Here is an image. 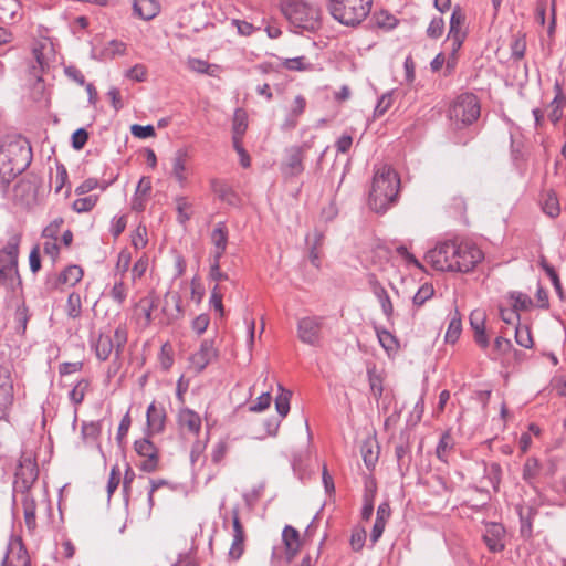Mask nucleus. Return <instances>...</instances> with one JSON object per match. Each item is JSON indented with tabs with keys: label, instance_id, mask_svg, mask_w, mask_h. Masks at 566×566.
Wrapping results in <instances>:
<instances>
[{
	"label": "nucleus",
	"instance_id": "f257e3e1",
	"mask_svg": "<svg viewBox=\"0 0 566 566\" xmlns=\"http://www.w3.org/2000/svg\"><path fill=\"white\" fill-rule=\"evenodd\" d=\"M484 258L482 250L474 243L463 240L439 242L427 252L426 260L439 271L468 273Z\"/></svg>",
	"mask_w": 566,
	"mask_h": 566
},
{
	"label": "nucleus",
	"instance_id": "f03ea898",
	"mask_svg": "<svg viewBox=\"0 0 566 566\" xmlns=\"http://www.w3.org/2000/svg\"><path fill=\"white\" fill-rule=\"evenodd\" d=\"M399 189L400 178L390 166L376 167L369 192L370 208L377 213L386 212L397 202Z\"/></svg>",
	"mask_w": 566,
	"mask_h": 566
},
{
	"label": "nucleus",
	"instance_id": "7ed1b4c3",
	"mask_svg": "<svg viewBox=\"0 0 566 566\" xmlns=\"http://www.w3.org/2000/svg\"><path fill=\"white\" fill-rule=\"evenodd\" d=\"M280 8L295 29L315 31L321 25V10L303 0H282Z\"/></svg>",
	"mask_w": 566,
	"mask_h": 566
},
{
	"label": "nucleus",
	"instance_id": "20e7f679",
	"mask_svg": "<svg viewBox=\"0 0 566 566\" xmlns=\"http://www.w3.org/2000/svg\"><path fill=\"white\" fill-rule=\"evenodd\" d=\"M371 6L373 0H329L327 8L339 23L356 27L368 17Z\"/></svg>",
	"mask_w": 566,
	"mask_h": 566
},
{
	"label": "nucleus",
	"instance_id": "39448f33",
	"mask_svg": "<svg viewBox=\"0 0 566 566\" xmlns=\"http://www.w3.org/2000/svg\"><path fill=\"white\" fill-rule=\"evenodd\" d=\"M479 116L480 103L473 93L460 94L449 108V119L457 128L471 125Z\"/></svg>",
	"mask_w": 566,
	"mask_h": 566
},
{
	"label": "nucleus",
	"instance_id": "423d86ee",
	"mask_svg": "<svg viewBox=\"0 0 566 566\" xmlns=\"http://www.w3.org/2000/svg\"><path fill=\"white\" fill-rule=\"evenodd\" d=\"M10 165L13 167L14 175L23 172L32 160L31 147L27 140H10L0 143Z\"/></svg>",
	"mask_w": 566,
	"mask_h": 566
},
{
	"label": "nucleus",
	"instance_id": "0eeeda50",
	"mask_svg": "<svg viewBox=\"0 0 566 566\" xmlns=\"http://www.w3.org/2000/svg\"><path fill=\"white\" fill-rule=\"evenodd\" d=\"M39 475L35 458L31 453H22L15 471L14 490L27 493Z\"/></svg>",
	"mask_w": 566,
	"mask_h": 566
},
{
	"label": "nucleus",
	"instance_id": "6e6552de",
	"mask_svg": "<svg viewBox=\"0 0 566 566\" xmlns=\"http://www.w3.org/2000/svg\"><path fill=\"white\" fill-rule=\"evenodd\" d=\"M310 148L311 144L305 142L301 146H291L285 149V159L280 167L285 178L296 177L304 171L303 159Z\"/></svg>",
	"mask_w": 566,
	"mask_h": 566
},
{
	"label": "nucleus",
	"instance_id": "1a4fd4ad",
	"mask_svg": "<svg viewBox=\"0 0 566 566\" xmlns=\"http://www.w3.org/2000/svg\"><path fill=\"white\" fill-rule=\"evenodd\" d=\"M134 449L138 455L145 458L139 465L140 470L148 473L155 472L159 464V450L149 438L136 440Z\"/></svg>",
	"mask_w": 566,
	"mask_h": 566
},
{
	"label": "nucleus",
	"instance_id": "9d476101",
	"mask_svg": "<svg viewBox=\"0 0 566 566\" xmlns=\"http://www.w3.org/2000/svg\"><path fill=\"white\" fill-rule=\"evenodd\" d=\"M219 352L214 347V342L205 339L201 342L199 349L189 357L190 368L200 374L209 364L217 360Z\"/></svg>",
	"mask_w": 566,
	"mask_h": 566
},
{
	"label": "nucleus",
	"instance_id": "9b49d317",
	"mask_svg": "<svg viewBox=\"0 0 566 566\" xmlns=\"http://www.w3.org/2000/svg\"><path fill=\"white\" fill-rule=\"evenodd\" d=\"M322 327V318L321 317H303L298 321L297 324V334L301 342L311 345L317 346L319 344V333Z\"/></svg>",
	"mask_w": 566,
	"mask_h": 566
},
{
	"label": "nucleus",
	"instance_id": "f8f14e48",
	"mask_svg": "<svg viewBox=\"0 0 566 566\" xmlns=\"http://www.w3.org/2000/svg\"><path fill=\"white\" fill-rule=\"evenodd\" d=\"M464 22L465 14L463 13L460 6H455L450 18V29L448 33V39L451 41L453 53H455L461 48L465 39L467 34L463 31Z\"/></svg>",
	"mask_w": 566,
	"mask_h": 566
},
{
	"label": "nucleus",
	"instance_id": "ddd939ff",
	"mask_svg": "<svg viewBox=\"0 0 566 566\" xmlns=\"http://www.w3.org/2000/svg\"><path fill=\"white\" fill-rule=\"evenodd\" d=\"M506 531L500 523L491 522L485 525L483 541L492 553L502 552L505 548Z\"/></svg>",
	"mask_w": 566,
	"mask_h": 566
},
{
	"label": "nucleus",
	"instance_id": "4468645a",
	"mask_svg": "<svg viewBox=\"0 0 566 566\" xmlns=\"http://www.w3.org/2000/svg\"><path fill=\"white\" fill-rule=\"evenodd\" d=\"M13 402V381L10 370L0 366V420L3 419Z\"/></svg>",
	"mask_w": 566,
	"mask_h": 566
},
{
	"label": "nucleus",
	"instance_id": "2eb2a0df",
	"mask_svg": "<svg viewBox=\"0 0 566 566\" xmlns=\"http://www.w3.org/2000/svg\"><path fill=\"white\" fill-rule=\"evenodd\" d=\"M2 566H30V557L20 538L10 541Z\"/></svg>",
	"mask_w": 566,
	"mask_h": 566
},
{
	"label": "nucleus",
	"instance_id": "dca6fc26",
	"mask_svg": "<svg viewBox=\"0 0 566 566\" xmlns=\"http://www.w3.org/2000/svg\"><path fill=\"white\" fill-rule=\"evenodd\" d=\"M166 419L165 407L153 401L146 411L147 436L161 433L165 430Z\"/></svg>",
	"mask_w": 566,
	"mask_h": 566
},
{
	"label": "nucleus",
	"instance_id": "f3484780",
	"mask_svg": "<svg viewBox=\"0 0 566 566\" xmlns=\"http://www.w3.org/2000/svg\"><path fill=\"white\" fill-rule=\"evenodd\" d=\"M177 423L182 430L188 433L198 436L201 431V418L195 410L184 407L180 408L177 415Z\"/></svg>",
	"mask_w": 566,
	"mask_h": 566
},
{
	"label": "nucleus",
	"instance_id": "a211bd4d",
	"mask_svg": "<svg viewBox=\"0 0 566 566\" xmlns=\"http://www.w3.org/2000/svg\"><path fill=\"white\" fill-rule=\"evenodd\" d=\"M0 286L11 292H15L21 286L18 264L0 262Z\"/></svg>",
	"mask_w": 566,
	"mask_h": 566
},
{
	"label": "nucleus",
	"instance_id": "6ab92c4d",
	"mask_svg": "<svg viewBox=\"0 0 566 566\" xmlns=\"http://www.w3.org/2000/svg\"><path fill=\"white\" fill-rule=\"evenodd\" d=\"M485 316L483 312L481 311H474L470 315V324L471 327L474 331V339L476 344L485 349L489 346V338L485 335V327H484Z\"/></svg>",
	"mask_w": 566,
	"mask_h": 566
},
{
	"label": "nucleus",
	"instance_id": "aec40b11",
	"mask_svg": "<svg viewBox=\"0 0 566 566\" xmlns=\"http://www.w3.org/2000/svg\"><path fill=\"white\" fill-rule=\"evenodd\" d=\"M555 91H556V94L549 104V113H548V118L554 125H556L558 122H560V119L563 117V107L566 103V97L564 96V91H563V83H560L559 81H556Z\"/></svg>",
	"mask_w": 566,
	"mask_h": 566
},
{
	"label": "nucleus",
	"instance_id": "412c9836",
	"mask_svg": "<svg viewBox=\"0 0 566 566\" xmlns=\"http://www.w3.org/2000/svg\"><path fill=\"white\" fill-rule=\"evenodd\" d=\"M211 242L214 245L213 259H221L228 245V230L224 222H218L211 232Z\"/></svg>",
	"mask_w": 566,
	"mask_h": 566
},
{
	"label": "nucleus",
	"instance_id": "4be33fe9",
	"mask_svg": "<svg viewBox=\"0 0 566 566\" xmlns=\"http://www.w3.org/2000/svg\"><path fill=\"white\" fill-rule=\"evenodd\" d=\"M282 541L286 548V558L291 560L300 549V534L296 528L286 525L282 532Z\"/></svg>",
	"mask_w": 566,
	"mask_h": 566
},
{
	"label": "nucleus",
	"instance_id": "5701e85b",
	"mask_svg": "<svg viewBox=\"0 0 566 566\" xmlns=\"http://www.w3.org/2000/svg\"><path fill=\"white\" fill-rule=\"evenodd\" d=\"M83 277V270L78 265H69L66 266L61 274L55 279L52 283L53 289H57L61 284H67L70 286H74L77 284Z\"/></svg>",
	"mask_w": 566,
	"mask_h": 566
},
{
	"label": "nucleus",
	"instance_id": "b1692460",
	"mask_svg": "<svg viewBox=\"0 0 566 566\" xmlns=\"http://www.w3.org/2000/svg\"><path fill=\"white\" fill-rule=\"evenodd\" d=\"M134 12L145 21L154 19L159 13L156 0H134Z\"/></svg>",
	"mask_w": 566,
	"mask_h": 566
},
{
	"label": "nucleus",
	"instance_id": "393cba45",
	"mask_svg": "<svg viewBox=\"0 0 566 566\" xmlns=\"http://www.w3.org/2000/svg\"><path fill=\"white\" fill-rule=\"evenodd\" d=\"M398 471L405 475L411 464V451L408 442H401L395 447Z\"/></svg>",
	"mask_w": 566,
	"mask_h": 566
},
{
	"label": "nucleus",
	"instance_id": "a878e982",
	"mask_svg": "<svg viewBox=\"0 0 566 566\" xmlns=\"http://www.w3.org/2000/svg\"><path fill=\"white\" fill-rule=\"evenodd\" d=\"M373 292L380 303L382 313L385 314L388 321H391L394 316V305L387 291L379 282L375 281L373 283Z\"/></svg>",
	"mask_w": 566,
	"mask_h": 566
},
{
	"label": "nucleus",
	"instance_id": "bb28decb",
	"mask_svg": "<svg viewBox=\"0 0 566 566\" xmlns=\"http://www.w3.org/2000/svg\"><path fill=\"white\" fill-rule=\"evenodd\" d=\"M20 238L13 235L9 239L3 249L0 250V262L18 264Z\"/></svg>",
	"mask_w": 566,
	"mask_h": 566
},
{
	"label": "nucleus",
	"instance_id": "cd10ccee",
	"mask_svg": "<svg viewBox=\"0 0 566 566\" xmlns=\"http://www.w3.org/2000/svg\"><path fill=\"white\" fill-rule=\"evenodd\" d=\"M376 335L379 344L387 354L397 353L399 349V342L389 331L382 327H375Z\"/></svg>",
	"mask_w": 566,
	"mask_h": 566
},
{
	"label": "nucleus",
	"instance_id": "c85d7f7f",
	"mask_svg": "<svg viewBox=\"0 0 566 566\" xmlns=\"http://www.w3.org/2000/svg\"><path fill=\"white\" fill-rule=\"evenodd\" d=\"M187 157L188 154L185 149H178L172 161V176L180 185H184L187 179L185 174Z\"/></svg>",
	"mask_w": 566,
	"mask_h": 566
},
{
	"label": "nucleus",
	"instance_id": "c756f323",
	"mask_svg": "<svg viewBox=\"0 0 566 566\" xmlns=\"http://www.w3.org/2000/svg\"><path fill=\"white\" fill-rule=\"evenodd\" d=\"M541 472V464L537 458L530 457L523 465L522 478L528 485H534Z\"/></svg>",
	"mask_w": 566,
	"mask_h": 566
},
{
	"label": "nucleus",
	"instance_id": "7c9ffc66",
	"mask_svg": "<svg viewBox=\"0 0 566 566\" xmlns=\"http://www.w3.org/2000/svg\"><path fill=\"white\" fill-rule=\"evenodd\" d=\"M116 348L113 338L106 334H99L95 343V353L99 360H107L113 349Z\"/></svg>",
	"mask_w": 566,
	"mask_h": 566
},
{
	"label": "nucleus",
	"instance_id": "2f4dec72",
	"mask_svg": "<svg viewBox=\"0 0 566 566\" xmlns=\"http://www.w3.org/2000/svg\"><path fill=\"white\" fill-rule=\"evenodd\" d=\"M23 513H24V522L28 527V530L33 531L36 527V517H35V511H36V504L35 501L30 497L28 493H23Z\"/></svg>",
	"mask_w": 566,
	"mask_h": 566
},
{
	"label": "nucleus",
	"instance_id": "473e14b6",
	"mask_svg": "<svg viewBox=\"0 0 566 566\" xmlns=\"http://www.w3.org/2000/svg\"><path fill=\"white\" fill-rule=\"evenodd\" d=\"M20 9L18 0H0V21L10 22L17 17Z\"/></svg>",
	"mask_w": 566,
	"mask_h": 566
},
{
	"label": "nucleus",
	"instance_id": "72a5a7b5",
	"mask_svg": "<svg viewBox=\"0 0 566 566\" xmlns=\"http://www.w3.org/2000/svg\"><path fill=\"white\" fill-rule=\"evenodd\" d=\"M484 478L489 480L495 492L499 491L502 480V468L497 462H492L484 465Z\"/></svg>",
	"mask_w": 566,
	"mask_h": 566
},
{
	"label": "nucleus",
	"instance_id": "f704fd0d",
	"mask_svg": "<svg viewBox=\"0 0 566 566\" xmlns=\"http://www.w3.org/2000/svg\"><path fill=\"white\" fill-rule=\"evenodd\" d=\"M291 397L292 392L279 385V394L275 398V409L281 418L286 417L290 411Z\"/></svg>",
	"mask_w": 566,
	"mask_h": 566
},
{
	"label": "nucleus",
	"instance_id": "c9c22d12",
	"mask_svg": "<svg viewBox=\"0 0 566 566\" xmlns=\"http://www.w3.org/2000/svg\"><path fill=\"white\" fill-rule=\"evenodd\" d=\"M368 381L370 391L376 400H379L384 394V380L382 377L376 373L375 368H368L367 370Z\"/></svg>",
	"mask_w": 566,
	"mask_h": 566
},
{
	"label": "nucleus",
	"instance_id": "e433bc0d",
	"mask_svg": "<svg viewBox=\"0 0 566 566\" xmlns=\"http://www.w3.org/2000/svg\"><path fill=\"white\" fill-rule=\"evenodd\" d=\"M360 452L366 467L368 469L374 468L378 461V451H374V442L370 439L361 443Z\"/></svg>",
	"mask_w": 566,
	"mask_h": 566
},
{
	"label": "nucleus",
	"instance_id": "4c0bfd02",
	"mask_svg": "<svg viewBox=\"0 0 566 566\" xmlns=\"http://www.w3.org/2000/svg\"><path fill=\"white\" fill-rule=\"evenodd\" d=\"M282 66L289 71H312L313 64L307 62L305 56H297L285 59L282 61Z\"/></svg>",
	"mask_w": 566,
	"mask_h": 566
},
{
	"label": "nucleus",
	"instance_id": "58836bf2",
	"mask_svg": "<svg viewBox=\"0 0 566 566\" xmlns=\"http://www.w3.org/2000/svg\"><path fill=\"white\" fill-rule=\"evenodd\" d=\"M90 387V381L87 379H81L76 382V385L69 392V398L71 402L75 406L81 405L84 400L85 394Z\"/></svg>",
	"mask_w": 566,
	"mask_h": 566
},
{
	"label": "nucleus",
	"instance_id": "ea45409f",
	"mask_svg": "<svg viewBox=\"0 0 566 566\" xmlns=\"http://www.w3.org/2000/svg\"><path fill=\"white\" fill-rule=\"evenodd\" d=\"M66 314L70 318L76 319L82 314V301L81 295L76 292L69 294L66 302Z\"/></svg>",
	"mask_w": 566,
	"mask_h": 566
},
{
	"label": "nucleus",
	"instance_id": "a19ab883",
	"mask_svg": "<svg viewBox=\"0 0 566 566\" xmlns=\"http://www.w3.org/2000/svg\"><path fill=\"white\" fill-rule=\"evenodd\" d=\"M453 448V439L450 432L446 431L441 434L438 446L436 448V454L439 460L447 462L448 452Z\"/></svg>",
	"mask_w": 566,
	"mask_h": 566
},
{
	"label": "nucleus",
	"instance_id": "79ce46f5",
	"mask_svg": "<svg viewBox=\"0 0 566 566\" xmlns=\"http://www.w3.org/2000/svg\"><path fill=\"white\" fill-rule=\"evenodd\" d=\"M211 190L221 199L222 201L232 202V198L234 197V192L231 187L224 181L213 179L211 181Z\"/></svg>",
	"mask_w": 566,
	"mask_h": 566
},
{
	"label": "nucleus",
	"instance_id": "37998d69",
	"mask_svg": "<svg viewBox=\"0 0 566 566\" xmlns=\"http://www.w3.org/2000/svg\"><path fill=\"white\" fill-rule=\"evenodd\" d=\"M511 57L514 60H522L524 57L526 51V40L525 35L522 33H517L513 36L511 44Z\"/></svg>",
	"mask_w": 566,
	"mask_h": 566
},
{
	"label": "nucleus",
	"instance_id": "c03bdc74",
	"mask_svg": "<svg viewBox=\"0 0 566 566\" xmlns=\"http://www.w3.org/2000/svg\"><path fill=\"white\" fill-rule=\"evenodd\" d=\"M543 211L551 218H555L560 212L559 201L555 193L548 192L542 203Z\"/></svg>",
	"mask_w": 566,
	"mask_h": 566
},
{
	"label": "nucleus",
	"instance_id": "a18cd8bd",
	"mask_svg": "<svg viewBox=\"0 0 566 566\" xmlns=\"http://www.w3.org/2000/svg\"><path fill=\"white\" fill-rule=\"evenodd\" d=\"M461 331H462L461 318L458 316L452 317L449 322L448 329L446 332V336H444L446 342L450 343V344H454L459 339V337L461 335Z\"/></svg>",
	"mask_w": 566,
	"mask_h": 566
},
{
	"label": "nucleus",
	"instance_id": "49530a36",
	"mask_svg": "<svg viewBox=\"0 0 566 566\" xmlns=\"http://www.w3.org/2000/svg\"><path fill=\"white\" fill-rule=\"evenodd\" d=\"M126 52V44L118 40L109 41L103 50V55L106 59H114L118 55H124Z\"/></svg>",
	"mask_w": 566,
	"mask_h": 566
},
{
	"label": "nucleus",
	"instance_id": "de8ad7c7",
	"mask_svg": "<svg viewBox=\"0 0 566 566\" xmlns=\"http://www.w3.org/2000/svg\"><path fill=\"white\" fill-rule=\"evenodd\" d=\"M180 296L178 294H169L167 293L166 296H165V306L163 307V312L166 314L167 313V305L169 303H172L174 306H175V312L176 313H170L167 315V319H166V323H170L171 321L178 318V316L181 314V307H180Z\"/></svg>",
	"mask_w": 566,
	"mask_h": 566
},
{
	"label": "nucleus",
	"instance_id": "09e8293b",
	"mask_svg": "<svg viewBox=\"0 0 566 566\" xmlns=\"http://www.w3.org/2000/svg\"><path fill=\"white\" fill-rule=\"evenodd\" d=\"M247 128L248 123L244 114H240V112L237 111L233 117L232 138L242 139Z\"/></svg>",
	"mask_w": 566,
	"mask_h": 566
},
{
	"label": "nucleus",
	"instance_id": "8fccbe9b",
	"mask_svg": "<svg viewBox=\"0 0 566 566\" xmlns=\"http://www.w3.org/2000/svg\"><path fill=\"white\" fill-rule=\"evenodd\" d=\"M515 340L520 346L531 348L533 346V339L530 328L518 324L515 327Z\"/></svg>",
	"mask_w": 566,
	"mask_h": 566
},
{
	"label": "nucleus",
	"instance_id": "3c124183",
	"mask_svg": "<svg viewBox=\"0 0 566 566\" xmlns=\"http://www.w3.org/2000/svg\"><path fill=\"white\" fill-rule=\"evenodd\" d=\"M29 318H30L29 310H28L25 303H22L21 305H19L17 307L15 313H14V321L17 323L18 332L24 334Z\"/></svg>",
	"mask_w": 566,
	"mask_h": 566
},
{
	"label": "nucleus",
	"instance_id": "603ef678",
	"mask_svg": "<svg viewBox=\"0 0 566 566\" xmlns=\"http://www.w3.org/2000/svg\"><path fill=\"white\" fill-rule=\"evenodd\" d=\"M97 202L96 196H87L73 201V209L78 213L91 211Z\"/></svg>",
	"mask_w": 566,
	"mask_h": 566
},
{
	"label": "nucleus",
	"instance_id": "864d4df0",
	"mask_svg": "<svg viewBox=\"0 0 566 566\" xmlns=\"http://www.w3.org/2000/svg\"><path fill=\"white\" fill-rule=\"evenodd\" d=\"M229 451V444L224 440H219L212 448L211 461L214 464H219L223 461Z\"/></svg>",
	"mask_w": 566,
	"mask_h": 566
},
{
	"label": "nucleus",
	"instance_id": "5fc2aeb1",
	"mask_svg": "<svg viewBox=\"0 0 566 566\" xmlns=\"http://www.w3.org/2000/svg\"><path fill=\"white\" fill-rule=\"evenodd\" d=\"M511 298L513 300L512 310H515L517 313L518 311L527 310L532 304L530 296L521 292L512 293Z\"/></svg>",
	"mask_w": 566,
	"mask_h": 566
},
{
	"label": "nucleus",
	"instance_id": "6e6d98bb",
	"mask_svg": "<svg viewBox=\"0 0 566 566\" xmlns=\"http://www.w3.org/2000/svg\"><path fill=\"white\" fill-rule=\"evenodd\" d=\"M434 291L432 285L423 284L415 294L412 301L416 306H421L424 302L432 297Z\"/></svg>",
	"mask_w": 566,
	"mask_h": 566
},
{
	"label": "nucleus",
	"instance_id": "4d7b16f0",
	"mask_svg": "<svg viewBox=\"0 0 566 566\" xmlns=\"http://www.w3.org/2000/svg\"><path fill=\"white\" fill-rule=\"evenodd\" d=\"M444 30V20L439 18H433L427 29V35L431 39H438L443 34Z\"/></svg>",
	"mask_w": 566,
	"mask_h": 566
},
{
	"label": "nucleus",
	"instance_id": "13d9d810",
	"mask_svg": "<svg viewBox=\"0 0 566 566\" xmlns=\"http://www.w3.org/2000/svg\"><path fill=\"white\" fill-rule=\"evenodd\" d=\"M130 132L134 137H137L140 139H146L149 137H154L156 135L155 128L153 125L143 126V125L134 124L130 127Z\"/></svg>",
	"mask_w": 566,
	"mask_h": 566
},
{
	"label": "nucleus",
	"instance_id": "bf43d9fd",
	"mask_svg": "<svg viewBox=\"0 0 566 566\" xmlns=\"http://www.w3.org/2000/svg\"><path fill=\"white\" fill-rule=\"evenodd\" d=\"M66 180H67V170L63 164L57 163L56 164V172H55V177H54V191L56 193H59L63 189Z\"/></svg>",
	"mask_w": 566,
	"mask_h": 566
},
{
	"label": "nucleus",
	"instance_id": "052dcab7",
	"mask_svg": "<svg viewBox=\"0 0 566 566\" xmlns=\"http://www.w3.org/2000/svg\"><path fill=\"white\" fill-rule=\"evenodd\" d=\"M109 294H111V297L118 305H122L125 302L126 297H127V291H126L124 282L122 280L115 282Z\"/></svg>",
	"mask_w": 566,
	"mask_h": 566
},
{
	"label": "nucleus",
	"instance_id": "680f3d73",
	"mask_svg": "<svg viewBox=\"0 0 566 566\" xmlns=\"http://www.w3.org/2000/svg\"><path fill=\"white\" fill-rule=\"evenodd\" d=\"M272 396L270 392H263L256 398V402L249 407L252 412H261L268 409L271 405Z\"/></svg>",
	"mask_w": 566,
	"mask_h": 566
},
{
	"label": "nucleus",
	"instance_id": "e2e57ef3",
	"mask_svg": "<svg viewBox=\"0 0 566 566\" xmlns=\"http://www.w3.org/2000/svg\"><path fill=\"white\" fill-rule=\"evenodd\" d=\"M391 104H392V94L391 93L384 94L379 98V101L375 107L374 115L376 117L382 116L389 109Z\"/></svg>",
	"mask_w": 566,
	"mask_h": 566
},
{
	"label": "nucleus",
	"instance_id": "0e129e2a",
	"mask_svg": "<svg viewBox=\"0 0 566 566\" xmlns=\"http://www.w3.org/2000/svg\"><path fill=\"white\" fill-rule=\"evenodd\" d=\"M366 541V532L364 528H356L350 536V546L354 551L358 552L364 547Z\"/></svg>",
	"mask_w": 566,
	"mask_h": 566
},
{
	"label": "nucleus",
	"instance_id": "69168bd1",
	"mask_svg": "<svg viewBox=\"0 0 566 566\" xmlns=\"http://www.w3.org/2000/svg\"><path fill=\"white\" fill-rule=\"evenodd\" d=\"M101 433V426L98 422L83 423L82 436L84 439L95 440Z\"/></svg>",
	"mask_w": 566,
	"mask_h": 566
},
{
	"label": "nucleus",
	"instance_id": "338daca9",
	"mask_svg": "<svg viewBox=\"0 0 566 566\" xmlns=\"http://www.w3.org/2000/svg\"><path fill=\"white\" fill-rule=\"evenodd\" d=\"M209 323H210V317L208 314H200L198 315L191 323V327L192 329L198 334V335H201L203 334L208 326H209Z\"/></svg>",
	"mask_w": 566,
	"mask_h": 566
},
{
	"label": "nucleus",
	"instance_id": "774afa93",
	"mask_svg": "<svg viewBox=\"0 0 566 566\" xmlns=\"http://www.w3.org/2000/svg\"><path fill=\"white\" fill-rule=\"evenodd\" d=\"M87 139V132L84 128H78L72 135V147L76 150H80L85 146Z\"/></svg>",
	"mask_w": 566,
	"mask_h": 566
}]
</instances>
